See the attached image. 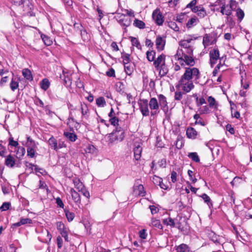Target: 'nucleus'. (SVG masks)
<instances>
[{
    "label": "nucleus",
    "instance_id": "2f4dec72",
    "mask_svg": "<svg viewBox=\"0 0 252 252\" xmlns=\"http://www.w3.org/2000/svg\"><path fill=\"white\" fill-rule=\"evenodd\" d=\"M130 55L124 52L122 53V58L123 59L124 64L131 63V60L130 59Z\"/></svg>",
    "mask_w": 252,
    "mask_h": 252
},
{
    "label": "nucleus",
    "instance_id": "7ed1b4c3",
    "mask_svg": "<svg viewBox=\"0 0 252 252\" xmlns=\"http://www.w3.org/2000/svg\"><path fill=\"white\" fill-rule=\"evenodd\" d=\"M176 56L182 66L186 64L192 66L195 64V61L192 57V55H188L185 54L184 55H181L180 50H178L176 54Z\"/></svg>",
    "mask_w": 252,
    "mask_h": 252
},
{
    "label": "nucleus",
    "instance_id": "e2e57ef3",
    "mask_svg": "<svg viewBox=\"0 0 252 252\" xmlns=\"http://www.w3.org/2000/svg\"><path fill=\"white\" fill-rule=\"evenodd\" d=\"M20 221L21 225L31 224L32 222V220L29 218H21Z\"/></svg>",
    "mask_w": 252,
    "mask_h": 252
},
{
    "label": "nucleus",
    "instance_id": "49530a36",
    "mask_svg": "<svg viewBox=\"0 0 252 252\" xmlns=\"http://www.w3.org/2000/svg\"><path fill=\"white\" fill-rule=\"evenodd\" d=\"M96 104L98 107H104L106 105L105 99L103 97H99L96 99Z\"/></svg>",
    "mask_w": 252,
    "mask_h": 252
},
{
    "label": "nucleus",
    "instance_id": "338daca9",
    "mask_svg": "<svg viewBox=\"0 0 252 252\" xmlns=\"http://www.w3.org/2000/svg\"><path fill=\"white\" fill-rule=\"evenodd\" d=\"M195 124L200 125L202 126H205L207 124V121L201 118L197 121H195Z\"/></svg>",
    "mask_w": 252,
    "mask_h": 252
},
{
    "label": "nucleus",
    "instance_id": "473e14b6",
    "mask_svg": "<svg viewBox=\"0 0 252 252\" xmlns=\"http://www.w3.org/2000/svg\"><path fill=\"white\" fill-rule=\"evenodd\" d=\"M200 197L204 200V202L206 203L209 207L213 206L211 198L207 194L203 193Z\"/></svg>",
    "mask_w": 252,
    "mask_h": 252
},
{
    "label": "nucleus",
    "instance_id": "dca6fc26",
    "mask_svg": "<svg viewBox=\"0 0 252 252\" xmlns=\"http://www.w3.org/2000/svg\"><path fill=\"white\" fill-rule=\"evenodd\" d=\"M165 44V40L163 39L160 36H158L156 40V45L157 50L159 51L163 50Z\"/></svg>",
    "mask_w": 252,
    "mask_h": 252
},
{
    "label": "nucleus",
    "instance_id": "a211bd4d",
    "mask_svg": "<svg viewBox=\"0 0 252 252\" xmlns=\"http://www.w3.org/2000/svg\"><path fill=\"white\" fill-rule=\"evenodd\" d=\"M70 131L72 132L64 131L63 135L71 142H75L77 139V136L74 133L73 128H70Z\"/></svg>",
    "mask_w": 252,
    "mask_h": 252
},
{
    "label": "nucleus",
    "instance_id": "f257e3e1",
    "mask_svg": "<svg viewBox=\"0 0 252 252\" xmlns=\"http://www.w3.org/2000/svg\"><path fill=\"white\" fill-rule=\"evenodd\" d=\"M199 78L200 72L198 68L196 67H186L185 73L182 76L178 84L176 86V88L177 90H179L180 85L183 84L184 82L190 81L191 79L197 81Z\"/></svg>",
    "mask_w": 252,
    "mask_h": 252
},
{
    "label": "nucleus",
    "instance_id": "8fccbe9b",
    "mask_svg": "<svg viewBox=\"0 0 252 252\" xmlns=\"http://www.w3.org/2000/svg\"><path fill=\"white\" fill-rule=\"evenodd\" d=\"M116 91L118 92H119L121 94H123L125 93L124 86L122 83L119 82L116 84Z\"/></svg>",
    "mask_w": 252,
    "mask_h": 252
},
{
    "label": "nucleus",
    "instance_id": "1a4fd4ad",
    "mask_svg": "<svg viewBox=\"0 0 252 252\" xmlns=\"http://www.w3.org/2000/svg\"><path fill=\"white\" fill-rule=\"evenodd\" d=\"M148 104L151 109V115L152 116H154L159 112V104L156 98H151Z\"/></svg>",
    "mask_w": 252,
    "mask_h": 252
},
{
    "label": "nucleus",
    "instance_id": "37998d69",
    "mask_svg": "<svg viewBox=\"0 0 252 252\" xmlns=\"http://www.w3.org/2000/svg\"><path fill=\"white\" fill-rule=\"evenodd\" d=\"M64 212H65L66 217L67 219V220L69 222H70L72 220H73L74 219V218L75 217L74 213L73 212H71L67 210H64Z\"/></svg>",
    "mask_w": 252,
    "mask_h": 252
},
{
    "label": "nucleus",
    "instance_id": "58836bf2",
    "mask_svg": "<svg viewBox=\"0 0 252 252\" xmlns=\"http://www.w3.org/2000/svg\"><path fill=\"white\" fill-rule=\"evenodd\" d=\"M188 157L196 162H199L200 161L199 156L196 152L189 153Z\"/></svg>",
    "mask_w": 252,
    "mask_h": 252
},
{
    "label": "nucleus",
    "instance_id": "20e7f679",
    "mask_svg": "<svg viewBox=\"0 0 252 252\" xmlns=\"http://www.w3.org/2000/svg\"><path fill=\"white\" fill-rule=\"evenodd\" d=\"M26 146L27 148V156L31 158H33L37 148L36 143L30 136H28Z\"/></svg>",
    "mask_w": 252,
    "mask_h": 252
},
{
    "label": "nucleus",
    "instance_id": "de8ad7c7",
    "mask_svg": "<svg viewBox=\"0 0 252 252\" xmlns=\"http://www.w3.org/2000/svg\"><path fill=\"white\" fill-rule=\"evenodd\" d=\"M81 110L83 117H85L88 112V108L87 105L83 103H81Z\"/></svg>",
    "mask_w": 252,
    "mask_h": 252
},
{
    "label": "nucleus",
    "instance_id": "9d476101",
    "mask_svg": "<svg viewBox=\"0 0 252 252\" xmlns=\"http://www.w3.org/2000/svg\"><path fill=\"white\" fill-rule=\"evenodd\" d=\"M235 3V1L234 0H230V4H226L223 3L220 7V12L222 15H226L227 16H230L232 14V9L233 6V4Z\"/></svg>",
    "mask_w": 252,
    "mask_h": 252
},
{
    "label": "nucleus",
    "instance_id": "6ab92c4d",
    "mask_svg": "<svg viewBox=\"0 0 252 252\" xmlns=\"http://www.w3.org/2000/svg\"><path fill=\"white\" fill-rule=\"evenodd\" d=\"M181 87H182V90L185 93H189L194 88V85L191 81H187V82L185 81L180 85Z\"/></svg>",
    "mask_w": 252,
    "mask_h": 252
},
{
    "label": "nucleus",
    "instance_id": "603ef678",
    "mask_svg": "<svg viewBox=\"0 0 252 252\" xmlns=\"http://www.w3.org/2000/svg\"><path fill=\"white\" fill-rule=\"evenodd\" d=\"M241 87L245 90L248 89L249 88L250 85L249 82L246 79H244L243 76H241Z\"/></svg>",
    "mask_w": 252,
    "mask_h": 252
},
{
    "label": "nucleus",
    "instance_id": "a19ab883",
    "mask_svg": "<svg viewBox=\"0 0 252 252\" xmlns=\"http://www.w3.org/2000/svg\"><path fill=\"white\" fill-rule=\"evenodd\" d=\"M41 37L46 45L50 46L52 44V40L47 35L41 34Z\"/></svg>",
    "mask_w": 252,
    "mask_h": 252
},
{
    "label": "nucleus",
    "instance_id": "69168bd1",
    "mask_svg": "<svg viewBox=\"0 0 252 252\" xmlns=\"http://www.w3.org/2000/svg\"><path fill=\"white\" fill-rule=\"evenodd\" d=\"M26 153V150L24 147H19L18 148V150L17 152V154L19 155L20 158L23 157Z\"/></svg>",
    "mask_w": 252,
    "mask_h": 252
},
{
    "label": "nucleus",
    "instance_id": "e433bc0d",
    "mask_svg": "<svg viewBox=\"0 0 252 252\" xmlns=\"http://www.w3.org/2000/svg\"><path fill=\"white\" fill-rule=\"evenodd\" d=\"M236 15L239 22H241L244 17L245 13L241 8H238L236 10Z\"/></svg>",
    "mask_w": 252,
    "mask_h": 252
},
{
    "label": "nucleus",
    "instance_id": "f704fd0d",
    "mask_svg": "<svg viewBox=\"0 0 252 252\" xmlns=\"http://www.w3.org/2000/svg\"><path fill=\"white\" fill-rule=\"evenodd\" d=\"M135 27L140 29H143L145 28V24L144 22L138 19H135L133 22Z\"/></svg>",
    "mask_w": 252,
    "mask_h": 252
},
{
    "label": "nucleus",
    "instance_id": "864d4df0",
    "mask_svg": "<svg viewBox=\"0 0 252 252\" xmlns=\"http://www.w3.org/2000/svg\"><path fill=\"white\" fill-rule=\"evenodd\" d=\"M11 203L10 202H5L0 207V210L1 212L7 211L9 209Z\"/></svg>",
    "mask_w": 252,
    "mask_h": 252
},
{
    "label": "nucleus",
    "instance_id": "bb28decb",
    "mask_svg": "<svg viewBox=\"0 0 252 252\" xmlns=\"http://www.w3.org/2000/svg\"><path fill=\"white\" fill-rule=\"evenodd\" d=\"M73 183L74 184L75 188L78 190V191H80L82 190L85 186L80 181L79 179H75L73 180Z\"/></svg>",
    "mask_w": 252,
    "mask_h": 252
},
{
    "label": "nucleus",
    "instance_id": "ddd939ff",
    "mask_svg": "<svg viewBox=\"0 0 252 252\" xmlns=\"http://www.w3.org/2000/svg\"><path fill=\"white\" fill-rule=\"evenodd\" d=\"M133 192L135 193V194L141 196H144L146 194V191L144 189L143 186L141 184L136 185L135 184L134 185Z\"/></svg>",
    "mask_w": 252,
    "mask_h": 252
},
{
    "label": "nucleus",
    "instance_id": "39448f33",
    "mask_svg": "<svg viewBox=\"0 0 252 252\" xmlns=\"http://www.w3.org/2000/svg\"><path fill=\"white\" fill-rule=\"evenodd\" d=\"M22 5L23 15L30 17L35 16L34 13L32 11L33 6L30 0H23Z\"/></svg>",
    "mask_w": 252,
    "mask_h": 252
},
{
    "label": "nucleus",
    "instance_id": "a878e982",
    "mask_svg": "<svg viewBox=\"0 0 252 252\" xmlns=\"http://www.w3.org/2000/svg\"><path fill=\"white\" fill-rule=\"evenodd\" d=\"M48 144L54 150L58 151V142L56 138L52 136L48 140Z\"/></svg>",
    "mask_w": 252,
    "mask_h": 252
},
{
    "label": "nucleus",
    "instance_id": "c85d7f7f",
    "mask_svg": "<svg viewBox=\"0 0 252 252\" xmlns=\"http://www.w3.org/2000/svg\"><path fill=\"white\" fill-rule=\"evenodd\" d=\"M50 82L49 80L46 78L42 79L40 83V88L44 91H46L50 86Z\"/></svg>",
    "mask_w": 252,
    "mask_h": 252
},
{
    "label": "nucleus",
    "instance_id": "9b49d317",
    "mask_svg": "<svg viewBox=\"0 0 252 252\" xmlns=\"http://www.w3.org/2000/svg\"><path fill=\"white\" fill-rule=\"evenodd\" d=\"M152 17L155 23L160 26L163 23V17L159 9H156L152 14Z\"/></svg>",
    "mask_w": 252,
    "mask_h": 252
},
{
    "label": "nucleus",
    "instance_id": "2eb2a0df",
    "mask_svg": "<svg viewBox=\"0 0 252 252\" xmlns=\"http://www.w3.org/2000/svg\"><path fill=\"white\" fill-rule=\"evenodd\" d=\"M142 151V148L139 143H135L134 147L133 148L134 157L136 160L140 159L141 157V153Z\"/></svg>",
    "mask_w": 252,
    "mask_h": 252
},
{
    "label": "nucleus",
    "instance_id": "aec40b11",
    "mask_svg": "<svg viewBox=\"0 0 252 252\" xmlns=\"http://www.w3.org/2000/svg\"><path fill=\"white\" fill-rule=\"evenodd\" d=\"M197 131L193 127H188L186 130V134L188 138L195 139L197 135Z\"/></svg>",
    "mask_w": 252,
    "mask_h": 252
},
{
    "label": "nucleus",
    "instance_id": "13d9d810",
    "mask_svg": "<svg viewBox=\"0 0 252 252\" xmlns=\"http://www.w3.org/2000/svg\"><path fill=\"white\" fill-rule=\"evenodd\" d=\"M222 0H217L212 5V6L214 7L213 9H212V10L215 11H219L220 8L218 7V6L220 5L221 4Z\"/></svg>",
    "mask_w": 252,
    "mask_h": 252
},
{
    "label": "nucleus",
    "instance_id": "774afa93",
    "mask_svg": "<svg viewBox=\"0 0 252 252\" xmlns=\"http://www.w3.org/2000/svg\"><path fill=\"white\" fill-rule=\"evenodd\" d=\"M210 36L208 34H205L203 37V43L205 46H208L210 42Z\"/></svg>",
    "mask_w": 252,
    "mask_h": 252
},
{
    "label": "nucleus",
    "instance_id": "5fc2aeb1",
    "mask_svg": "<svg viewBox=\"0 0 252 252\" xmlns=\"http://www.w3.org/2000/svg\"><path fill=\"white\" fill-rule=\"evenodd\" d=\"M178 90L179 91H176L175 93L174 99L176 100L180 101L182 99L183 95L185 94V93L179 91L180 89Z\"/></svg>",
    "mask_w": 252,
    "mask_h": 252
},
{
    "label": "nucleus",
    "instance_id": "4468645a",
    "mask_svg": "<svg viewBox=\"0 0 252 252\" xmlns=\"http://www.w3.org/2000/svg\"><path fill=\"white\" fill-rule=\"evenodd\" d=\"M5 165L9 168H13L16 165L18 167H20V165L18 164H16V160L11 155H9L5 158Z\"/></svg>",
    "mask_w": 252,
    "mask_h": 252
},
{
    "label": "nucleus",
    "instance_id": "6e6d98bb",
    "mask_svg": "<svg viewBox=\"0 0 252 252\" xmlns=\"http://www.w3.org/2000/svg\"><path fill=\"white\" fill-rule=\"evenodd\" d=\"M197 15L201 18H204L206 15V10L202 6H201V8L199 9Z\"/></svg>",
    "mask_w": 252,
    "mask_h": 252
},
{
    "label": "nucleus",
    "instance_id": "c756f323",
    "mask_svg": "<svg viewBox=\"0 0 252 252\" xmlns=\"http://www.w3.org/2000/svg\"><path fill=\"white\" fill-rule=\"evenodd\" d=\"M159 105L161 107H165L167 106L166 98L164 95L160 94L158 95Z\"/></svg>",
    "mask_w": 252,
    "mask_h": 252
},
{
    "label": "nucleus",
    "instance_id": "b1692460",
    "mask_svg": "<svg viewBox=\"0 0 252 252\" xmlns=\"http://www.w3.org/2000/svg\"><path fill=\"white\" fill-rule=\"evenodd\" d=\"M22 74L25 79L29 81L33 80V76L31 71L28 68H24L22 70Z\"/></svg>",
    "mask_w": 252,
    "mask_h": 252
},
{
    "label": "nucleus",
    "instance_id": "412c9836",
    "mask_svg": "<svg viewBox=\"0 0 252 252\" xmlns=\"http://www.w3.org/2000/svg\"><path fill=\"white\" fill-rule=\"evenodd\" d=\"M165 55L163 54H161V55H159V56H158V57L157 58V59L154 60V65L155 67H156V68L157 69V70L159 69V65L160 64H161V63L164 62V61H165Z\"/></svg>",
    "mask_w": 252,
    "mask_h": 252
},
{
    "label": "nucleus",
    "instance_id": "7c9ffc66",
    "mask_svg": "<svg viewBox=\"0 0 252 252\" xmlns=\"http://www.w3.org/2000/svg\"><path fill=\"white\" fill-rule=\"evenodd\" d=\"M208 101L209 102V106L211 108H214L216 109L218 108V104L213 97L210 96L208 98Z\"/></svg>",
    "mask_w": 252,
    "mask_h": 252
},
{
    "label": "nucleus",
    "instance_id": "0e129e2a",
    "mask_svg": "<svg viewBox=\"0 0 252 252\" xmlns=\"http://www.w3.org/2000/svg\"><path fill=\"white\" fill-rule=\"evenodd\" d=\"M34 170L38 173H39L42 175H46L47 172L43 168L39 167L37 165L34 166Z\"/></svg>",
    "mask_w": 252,
    "mask_h": 252
},
{
    "label": "nucleus",
    "instance_id": "3c124183",
    "mask_svg": "<svg viewBox=\"0 0 252 252\" xmlns=\"http://www.w3.org/2000/svg\"><path fill=\"white\" fill-rule=\"evenodd\" d=\"M197 20V18L195 17H192L189 19L186 25L188 29L191 28L192 26L195 25L194 24L196 23Z\"/></svg>",
    "mask_w": 252,
    "mask_h": 252
},
{
    "label": "nucleus",
    "instance_id": "423d86ee",
    "mask_svg": "<svg viewBox=\"0 0 252 252\" xmlns=\"http://www.w3.org/2000/svg\"><path fill=\"white\" fill-rule=\"evenodd\" d=\"M209 63L211 67H213L217 61L220 58L218 48H214L209 52Z\"/></svg>",
    "mask_w": 252,
    "mask_h": 252
},
{
    "label": "nucleus",
    "instance_id": "f03ea898",
    "mask_svg": "<svg viewBox=\"0 0 252 252\" xmlns=\"http://www.w3.org/2000/svg\"><path fill=\"white\" fill-rule=\"evenodd\" d=\"M125 137V132L121 127H117L113 132L109 134L108 144L122 141Z\"/></svg>",
    "mask_w": 252,
    "mask_h": 252
},
{
    "label": "nucleus",
    "instance_id": "79ce46f5",
    "mask_svg": "<svg viewBox=\"0 0 252 252\" xmlns=\"http://www.w3.org/2000/svg\"><path fill=\"white\" fill-rule=\"evenodd\" d=\"M151 223L152 226L159 229H162V225L161 224L159 220H157L156 219H152Z\"/></svg>",
    "mask_w": 252,
    "mask_h": 252
},
{
    "label": "nucleus",
    "instance_id": "ea45409f",
    "mask_svg": "<svg viewBox=\"0 0 252 252\" xmlns=\"http://www.w3.org/2000/svg\"><path fill=\"white\" fill-rule=\"evenodd\" d=\"M129 39H130L132 46H136L139 49H141V46L140 42L136 38L130 36Z\"/></svg>",
    "mask_w": 252,
    "mask_h": 252
},
{
    "label": "nucleus",
    "instance_id": "4be33fe9",
    "mask_svg": "<svg viewBox=\"0 0 252 252\" xmlns=\"http://www.w3.org/2000/svg\"><path fill=\"white\" fill-rule=\"evenodd\" d=\"M70 193L72 198L76 203H81V198L80 194L73 189H70Z\"/></svg>",
    "mask_w": 252,
    "mask_h": 252
},
{
    "label": "nucleus",
    "instance_id": "680f3d73",
    "mask_svg": "<svg viewBox=\"0 0 252 252\" xmlns=\"http://www.w3.org/2000/svg\"><path fill=\"white\" fill-rule=\"evenodd\" d=\"M119 121V119L115 116L110 118L109 120L111 124L115 126H118Z\"/></svg>",
    "mask_w": 252,
    "mask_h": 252
},
{
    "label": "nucleus",
    "instance_id": "bf43d9fd",
    "mask_svg": "<svg viewBox=\"0 0 252 252\" xmlns=\"http://www.w3.org/2000/svg\"><path fill=\"white\" fill-rule=\"evenodd\" d=\"M208 236L210 239L214 242H218V236L213 231H210L208 233Z\"/></svg>",
    "mask_w": 252,
    "mask_h": 252
},
{
    "label": "nucleus",
    "instance_id": "a18cd8bd",
    "mask_svg": "<svg viewBox=\"0 0 252 252\" xmlns=\"http://www.w3.org/2000/svg\"><path fill=\"white\" fill-rule=\"evenodd\" d=\"M163 222L164 224L167 225H170L172 227H174L175 226L174 221L171 218L164 219L163 220Z\"/></svg>",
    "mask_w": 252,
    "mask_h": 252
},
{
    "label": "nucleus",
    "instance_id": "0eeeda50",
    "mask_svg": "<svg viewBox=\"0 0 252 252\" xmlns=\"http://www.w3.org/2000/svg\"><path fill=\"white\" fill-rule=\"evenodd\" d=\"M138 105L140 111L143 116L149 115L150 111L148 108V101L146 99H140L138 101Z\"/></svg>",
    "mask_w": 252,
    "mask_h": 252
},
{
    "label": "nucleus",
    "instance_id": "f3484780",
    "mask_svg": "<svg viewBox=\"0 0 252 252\" xmlns=\"http://www.w3.org/2000/svg\"><path fill=\"white\" fill-rule=\"evenodd\" d=\"M176 227L183 233L184 235L189 234V226L187 222H186L184 225L180 222H178L176 224Z\"/></svg>",
    "mask_w": 252,
    "mask_h": 252
},
{
    "label": "nucleus",
    "instance_id": "4c0bfd02",
    "mask_svg": "<svg viewBox=\"0 0 252 252\" xmlns=\"http://www.w3.org/2000/svg\"><path fill=\"white\" fill-rule=\"evenodd\" d=\"M193 49L192 46L189 47H188L187 48L184 49V50H181L180 51L181 55H184V54H187L188 55H193Z\"/></svg>",
    "mask_w": 252,
    "mask_h": 252
},
{
    "label": "nucleus",
    "instance_id": "72a5a7b5",
    "mask_svg": "<svg viewBox=\"0 0 252 252\" xmlns=\"http://www.w3.org/2000/svg\"><path fill=\"white\" fill-rule=\"evenodd\" d=\"M156 52L154 50L148 51L146 52L147 59L149 62L154 61Z\"/></svg>",
    "mask_w": 252,
    "mask_h": 252
},
{
    "label": "nucleus",
    "instance_id": "6e6552de",
    "mask_svg": "<svg viewBox=\"0 0 252 252\" xmlns=\"http://www.w3.org/2000/svg\"><path fill=\"white\" fill-rule=\"evenodd\" d=\"M115 17L118 23L122 26L127 27L130 25L131 21L130 18L125 15L119 13Z\"/></svg>",
    "mask_w": 252,
    "mask_h": 252
},
{
    "label": "nucleus",
    "instance_id": "393cba45",
    "mask_svg": "<svg viewBox=\"0 0 252 252\" xmlns=\"http://www.w3.org/2000/svg\"><path fill=\"white\" fill-rule=\"evenodd\" d=\"M125 71L127 75H130L134 70V64L132 63L124 64Z\"/></svg>",
    "mask_w": 252,
    "mask_h": 252
},
{
    "label": "nucleus",
    "instance_id": "c03bdc74",
    "mask_svg": "<svg viewBox=\"0 0 252 252\" xmlns=\"http://www.w3.org/2000/svg\"><path fill=\"white\" fill-rule=\"evenodd\" d=\"M80 35L84 41H87L89 40V35L84 28L81 30Z\"/></svg>",
    "mask_w": 252,
    "mask_h": 252
},
{
    "label": "nucleus",
    "instance_id": "052dcab7",
    "mask_svg": "<svg viewBox=\"0 0 252 252\" xmlns=\"http://www.w3.org/2000/svg\"><path fill=\"white\" fill-rule=\"evenodd\" d=\"M156 178L158 180L157 183L159 184L158 185L162 189H167V186L162 182V179L157 176Z\"/></svg>",
    "mask_w": 252,
    "mask_h": 252
},
{
    "label": "nucleus",
    "instance_id": "c9c22d12",
    "mask_svg": "<svg viewBox=\"0 0 252 252\" xmlns=\"http://www.w3.org/2000/svg\"><path fill=\"white\" fill-rule=\"evenodd\" d=\"M177 252H189V246L185 244H182L179 245L177 249Z\"/></svg>",
    "mask_w": 252,
    "mask_h": 252
},
{
    "label": "nucleus",
    "instance_id": "4d7b16f0",
    "mask_svg": "<svg viewBox=\"0 0 252 252\" xmlns=\"http://www.w3.org/2000/svg\"><path fill=\"white\" fill-rule=\"evenodd\" d=\"M19 87L18 82L14 81L13 79H12L10 84V87L12 91H14Z\"/></svg>",
    "mask_w": 252,
    "mask_h": 252
},
{
    "label": "nucleus",
    "instance_id": "cd10ccee",
    "mask_svg": "<svg viewBox=\"0 0 252 252\" xmlns=\"http://www.w3.org/2000/svg\"><path fill=\"white\" fill-rule=\"evenodd\" d=\"M84 150L87 153L94 154L96 152V149L94 145L88 144L85 145Z\"/></svg>",
    "mask_w": 252,
    "mask_h": 252
},
{
    "label": "nucleus",
    "instance_id": "f8f14e48",
    "mask_svg": "<svg viewBox=\"0 0 252 252\" xmlns=\"http://www.w3.org/2000/svg\"><path fill=\"white\" fill-rule=\"evenodd\" d=\"M60 79L66 86H70L71 84V76L67 71L63 70V73L60 75Z\"/></svg>",
    "mask_w": 252,
    "mask_h": 252
},
{
    "label": "nucleus",
    "instance_id": "5701e85b",
    "mask_svg": "<svg viewBox=\"0 0 252 252\" xmlns=\"http://www.w3.org/2000/svg\"><path fill=\"white\" fill-rule=\"evenodd\" d=\"M158 70L159 75L160 77L165 76L168 73V69L166 66L164 61L161 63L160 66H159Z\"/></svg>",
    "mask_w": 252,
    "mask_h": 252
},
{
    "label": "nucleus",
    "instance_id": "09e8293b",
    "mask_svg": "<svg viewBox=\"0 0 252 252\" xmlns=\"http://www.w3.org/2000/svg\"><path fill=\"white\" fill-rule=\"evenodd\" d=\"M168 26L176 32L179 31L180 29L176 23L174 21L168 22Z\"/></svg>",
    "mask_w": 252,
    "mask_h": 252
}]
</instances>
